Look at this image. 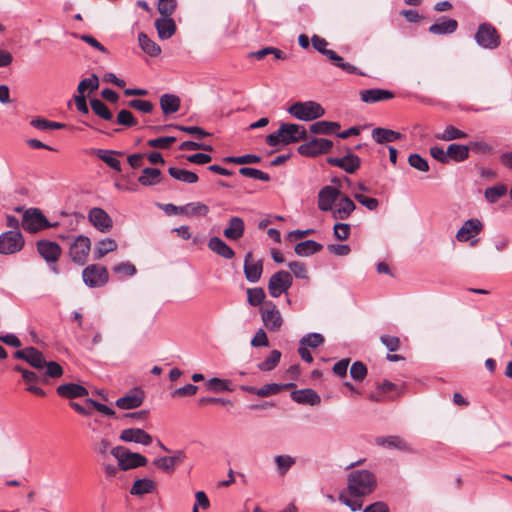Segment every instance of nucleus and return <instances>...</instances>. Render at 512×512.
I'll return each mask as SVG.
<instances>
[{"mask_svg": "<svg viewBox=\"0 0 512 512\" xmlns=\"http://www.w3.org/2000/svg\"><path fill=\"white\" fill-rule=\"evenodd\" d=\"M340 129L338 122L332 121H318L310 125V132L313 134L330 135Z\"/></svg>", "mask_w": 512, "mask_h": 512, "instance_id": "33", "label": "nucleus"}, {"mask_svg": "<svg viewBox=\"0 0 512 512\" xmlns=\"http://www.w3.org/2000/svg\"><path fill=\"white\" fill-rule=\"evenodd\" d=\"M155 28L159 38L166 40L174 35L176 24L171 17H162L155 21Z\"/></svg>", "mask_w": 512, "mask_h": 512, "instance_id": "29", "label": "nucleus"}, {"mask_svg": "<svg viewBox=\"0 0 512 512\" xmlns=\"http://www.w3.org/2000/svg\"><path fill=\"white\" fill-rule=\"evenodd\" d=\"M57 393L64 398H77L88 395V390L76 383H66L57 387Z\"/></svg>", "mask_w": 512, "mask_h": 512, "instance_id": "28", "label": "nucleus"}, {"mask_svg": "<svg viewBox=\"0 0 512 512\" xmlns=\"http://www.w3.org/2000/svg\"><path fill=\"white\" fill-rule=\"evenodd\" d=\"M374 442L377 446H381L387 449H395L402 452H412V448L408 442L397 435L379 436L375 438Z\"/></svg>", "mask_w": 512, "mask_h": 512, "instance_id": "19", "label": "nucleus"}, {"mask_svg": "<svg viewBox=\"0 0 512 512\" xmlns=\"http://www.w3.org/2000/svg\"><path fill=\"white\" fill-rule=\"evenodd\" d=\"M91 249V241L89 237L78 235L70 244L69 255L71 260L79 265H84L87 261Z\"/></svg>", "mask_w": 512, "mask_h": 512, "instance_id": "13", "label": "nucleus"}, {"mask_svg": "<svg viewBox=\"0 0 512 512\" xmlns=\"http://www.w3.org/2000/svg\"><path fill=\"white\" fill-rule=\"evenodd\" d=\"M332 183L336 185H326L318 192V209L322 212H329L337 200L342 196L340 188V180L338 178L332 179Z\"/></svg>", "mask_w": 512, "mask_h": 512, "instance_id": "7", "label": "nucleus"}, {"mask_svg": "<svg viewBox=\"0 0 512 512\" xmlns=\"http://www.w3.org/2000/svg\"><path fill=\"white\" fill-rule=\"evenodd\" d=\"M322 248V244L314 240H306L296 244L294 251L298 256L307 257L319 252Z\"/></svg>", "mask_w": 512, "mask_h": 512, "instance_id": "32", "label": "nucleus"}, {"mask_svg": "<svg viewBox=\"0 0 512 512\" xmlns=\"http://www.w3.org/2000/svg\"><path fill=\"white\" fill-rule=\"evenodd\" d=\"M119 439L123 442H134L148 446L152 443V436L140 428H127L121 431Z\"/></svg>", "mask_w": 512, "mask_h": 512, "instance_id": "20", "label": "nucleus"}, {"mask_svg": "<svg viewBox=\"0 0 512 512\" xmlns=\"http://www.w3.org/2000/svg\"><path fill=\"white\" fill-rule=\"evenodd\" d=\"M483 230V223L478 218L468 219L463 223L456 233V239L459 242L471 241L470 245L474 246L477 240L474 239Z\"/></svg>", "mask_w": 512, "mask_h": 512, "instance_id": "16", "label": "nucleus"}, {"mask_svg": "<svg viewBox=\"0 0 512 512\" xmlns=\"http://www.w3.org/2000/svg\"><path fill=\"white\" fill-rule=\"evenodd\" d=\"M245 223L242 218L233 216L228 221V226L224 229L223 235L228 240H239L243 237Z\"/></svg>", "mask_w": 512, "mask_h": 512, "instance_id": "25", "label": "nucleus"}, {"mask_svg": "<svg viewBox=\"0 0 512 512\" xmlns=\"http://www.w3.org/2000/svg\"><path fill=\"white\" fill-rule=\"evenodd\" d=\"M110 452L117 459L119 468L123 471L143 467L147 464L145 456L131 452L123 446H116Z\"/></svg>", "mask_w": 512, "mask_h": 512, "instance_id": "5", "label": "nucleus"}, {"mask_svg": "<svg viewBox=\"0 0 512 512\" xmlns=\"http://www.w3.org/2000/svg\"><path fill=\"white\" fill-rule=\"evenodd\" d=\"M507 187L502 184H496L492 187H488L485 190L484 196L489 203H496L501 197L506 195Z\"/></svg>", "mask_w": 512, "mask_h": 512, "instance_id": "46", "label": "nucleus"}, {"mask_svg": "<svg viewBox=\"0 0 512 512\" xmlns=\"http://www.w3.org/2000/svg\"><path fill=\"white\" fill-rule=\"evenodd\" d=\"M351 226L347 223H336L333 227V234L337 240H347L350 236Z\"/></svg>", "mask_w": 512, "mask_h": 512, "instance_id": "57", "label": "nucleus"}, {"mask_svg": "<svg viewBox=\"0 0 512 512\" xmlns=\"http://www.w3.org/2000/svg\"><path fill=\"white\" fill-rule=\"evenodd\" d=\"M280 359L281 352L278 350H272L269 356L257 365L258 369L261 371H271L278 365Z\"/></svg>", "mask_w": 512, "mask_h": 512, "instance_id": "48", "label": "nucleus"}, {"mask_svg": "<svg viewBox=\"0 0 512 512\" xmlns=\"http://www.w3.org/2000/svg\"><path fill=\"white\" fill-rule=\"evenodd\" d=\"M290 396L294 402L303 405L315 406L321 402V397L310 388L293 391Z\"/></svg>", "mask_w": 512, "mask_h": 512, "instance_id": "22", "label": "nucleus"}, {"mask_svg": "<svg viewBox=\"0 0 512 512\" xmlns=\"http://www.w3.org/2000/svg\"><path fill=\"white\" fill-rule=\"evenodd\" d=\"M89 222L100 232L108 233L113 227V220L102 208L93 207L88 212Z\"/></svg>", "mask_w": 512, "mask_h": 512, "instance_id": "17", "label": "nucleus"}, {"mask_svg": "<svg viewBox=\"0 0 512 512\" xmlns=\"http://www.w3.org/2000/svg\"><path fill=\"white\" fill-rule=\"evenodd\" d=\"M156 489V483L148 478L138 479L131 487L130 493L135 496H142L152 493Z\"/></svg>", "mask_w": 512, "mask_h": 512, "instance_id": "35", "label": "nucleus"}, {"mask_svg": "<svg viewBox=\"0 0 512 512\" xmlns=\"http://www.w3.org/2000/svg\"><path fill=\"white\" fill-rule=\"evenodd\" d=\"M333 147V142L325 138H313L298 147V152L303 156L315 157L328 153Z\"/></svg>", "mask_w": 512, "mask_h": 512, "instance_id": "15", "label": "nucleus"}, {"mask_svg": "<svg viewBox=\"0 0 512 512\" xmlns=\"http://www.w3.org/2000/svg\"><path fill=\"white\" fill-rule=\"evenodd\" d=\"M99 87V79L97 75L92 74L89 78H85L80 81L77 87V91L80 94H84L86 90H89L90 92L98 89Z\"/></svg>", "mask_w": 512, "mask_h": 512, "instance_id": "53", "label": "nucleus"}, {"mask_svg": "<svg viewBox=\"0 0 512 512\" xmlns=\"http://www.w3.org/2000/svg\"><path fill=\"white\" fill-rule=\"evenodd\" d=\"M376 487V475L370 470H354L348 475L347 492L352 497L363 498L373 493Z\"/></svg>", "mask_w": 512, "mask_h": 512, "instance_id": "1", "label": "nucleus"}, {"mask_svg": "<svg viewBox=\"0 0 512 512\" xmlns=\"http://www.w3.org/2000/svg\"><path fill=\"white\" fill-rule=\"evenodd\" d=\"M208 248L215 254L224 259H232L235 256L234 250L226 244L221 238L213 236L208 241Z\"/></svg>", "mask_w": 512, "mask_h": 512, "instance_id": "26", "label": "nucleus"}, {"mask_svg": "<svg viewBox=\"0 0 512 512\" xmlns=\"http://www.w3.org/2000/svg\"><path fill=\"white\" fill-rule=\"evenodd\" d=\"M113 272L121 276H133L136 274V267L130 262H121L116 264L113 268Z\"/></svg>", "mask_w": 512, "mask_h": 512, "instance_id": "61", "label": "nucleus"}, {"mask_svg": "<svg viewBox=\"0 0 512 512\" xmlns=\"http://www.w3.org/2000/svg\"><path fill=\"white\" fill-rule=\"evenodd\" d=\"M160 107L165 115L175 113L180 107V98L174 94H163L160 97Z\"/></svg>", "mask_w": 512, "mask_h": 512, "instance_id": "34", "label": "nucleus"}, {"mask_svg": "<svg viewBox=\"0 0 512 512\" xmlns=\"http://www.w3.org/2000/svg\"><path fill=\"white\" fill-rule=\"evenodd\" d=\"M458 28V22L452 18H442L429 27V32L435 35L452 34Z\"/></svg>", "mask_w": 512, "mask_h": 512, "instance_id": "30", "label": "nucleus"}, {"mask_svg": "<svg viewBox=\"0 0 512 512\" xmlns=\"http://www.w3.org/2000/svg\"><path fill=\"white\" fill-rule=\"evenodd\" d=\"M175 141H176V137L166 136V137L150 139V140H148L147 145L152 148L167 149Z\"/></svg>", "mask_w": 512, "mask_h": 512, "instance_id": "60", "label": "nucleus"}, {"mask_svg": "<svg viewBox=\"0 0 512 512\" xmlns=\"http://www.w3.org/2000/svg\"><path fill=\"white\" fill-rule=\"evenodd\" d=\"M162 181V173L157 168H144L138 177V182L142 186H154Z\"/></svg>", "mask_w": 512, "mask_h": 512, "instance_id": "31", "label": "nucleus"}, {"mask_svg": "<svg viewBox=\"0 0 512 512\" xmlns=\"http://www.w3.org/2000/svg\"><path fill=\"white\" fill-rule=\"evenodd\" d=\"M90 105H91V109L97 116L101 117L104 120L112 119V117H113L112 112L109 110L108 106L101 100L96 99V98L91 99Z\"/></svg>", "mask_w": 512, "mask_h": 512, "instance_id": "47", "label": "nucleus"}, {"mask_svg": "<svg viewBox=\"0 0 512 512\" xmlns=\"http://www.w3.org/2000/svg\"><path fill=\"white\" fill-rule=\"evenodd\" d=\"M183 210V215L187 217H205L210 211L206 204L199 201L187 203Z\"/></svg>", "mask_w": 512, "mask_h": 512, "instance_id": "40", "label": "nucleus"}, {"mask_svg": "<svg viewBox=\"0 0 512 512\" xmlns=\"http://www.w3.org/2000/svg\"><path fill=\"white\" fill-rule=\"evenodd\" d=\"M408 162L411 167L421 172H427L429 170V164L427 160L417 153L411 154L408 158Z\"/></svg>", "mask_w": 512, "mask_h": 512, "instance_id": "58", "label": "nucleus"}, {"mask_svg": "<svg viewBox=\"0 0 512 512\" xmlns=\"http://www.w3.org/2000/svg\"><path fill=\"white\" fill-rule=\"evenodd\" d=\"M436 139L442 141H452L457 139H464L468 137V134L453 125H448L444 131L440 134H436Z\"/></svg>", "mask_w": 512, "mask_h": 512, "instance_id": "43", "label": "nucleus"}, {"mask_svg": "<svg viewBox=\"0 0 512 512\" xmlns=\"http://www.w3.org/2000/svg\"><path fill=\"white\" fill-rule=\"evenodd\" d=\"M128 106L143 113H151L154 108V104L151 101L141 99L130 100Z\"/></svg>", "mask_w": 512, "mask_h": 512, "instance_id": "62", "label": "nucleus"}, {"mask_svg": "<svg viewBox=\"0 0 512 512\" xmlns=\"http://www.w3.org/2000/svg\"><path fill=\"white\" fill-rule=\"evenodd\" d=\"M263 264L261 260L253 261L252 253L248 252L244 259V274L247 281L256 283L261 278Z\"/></svg>", "mask_w": 512, "mask_h": 512, "instance_id": "21", "label": "nucleus"}, {"mask_svg": "<svg viewBox=\"0 0 512 512\" xmlns=\"http://www.w3.org/2000/svg\"><path fill=\"white\" fill-rule=\"evenodd\" d=\"M25 244L21 232L10 230L0 234V254L10 255L20 252Z\"/></svg>", "mask_w": 512, "mask_h": 512, "instance_id": "11", "label": "nucleus"}, {"mask_svg": "<svg viewBox=\"0 0 512 512\" xmlns=\"http://www.w3.org/2000/svg\"><path fill=\"white\" fill-rule=\"evenodd\" d=\"M117 247V242L112 238H104L100 240L94 248V259H102L109 252L117 250Z\"/></svg>", "mask_w": 512, "mask_h": 512, "instance_id": "36", "label": "nucleus"}, {"mask_svg": "<svg viewBox=\"0 0 512 512\" xmlns=\"http://www.w3.org/2000/svg\"><path fill=\"white\" fill-rule=\"evenodd\" d=\"M350 375L356 381H362L367 375V368L362 362H354L350 368Z\"/></svg>", "mask_w": 512, "mask_h": 512, "instance_id": "63", "label": "nucleus"}, {"mask_svg": "<svg viewBox=\"0 0 512 512\" xmlns=\"http://www.w3.org/2000/svg\"><path fill=\"white\" fill-rule=\"evenodd\" d=\"M447 155L450 160L463 162L469 157V146L462 144H450L447 147Z\"/></svg>", "mask_w": 512, "mask_h": 512, "instance_id": "39", "label": "nucleus"}, {"mask_svg": "<svg viewBox=\"0 0 512 512\" xmlns=\"http://www.w3.org/2000/svg\"><path fill=\"white\" fill-rule=\"evenodd\" d=\"M117 123L123 126L132 127L137 124V121L129 110L123 109L118 112Z\"/></svg>", "mask_w": 512, "mask_h": 512, "instance_id": "64", "label": "nucleus"}, {"mask_svg": "<svg viewBox=\"0 0 512 512\" xmlns=\"http://www.w3.org/2000/svg\"><path fill=\"white\" fill-rule=\"evenodd\" d=\"M231 382L226 379H220V378H211L207 382V386L209 389L213 390L214 392H221V391H228L231 392L233 389L230 387Z\"/></svg>", "mask_w": 512, "mask_h": 512, "instance_id": "54", "label": "nucleus"}, {"mask_svg": "<svg viewBox=\"0 0 512 512\" xmlns=\"http://www.w3.org/2000/svg\"><path fill=\"white\" fill-rule=\"evenodd\" d=\"M265 292L261 287L247 289V301L251 306H259L264 302Z\"/></svg>", "mask_w": 512, "mask_h": 512, "instance_id": "50", "label": "nucleus"}, {"mask_svg": "<svg viewBox=\"0 0 512 512\" xmlns=\"http://www.w3.org/2000/svg\"><path fill=\"white\" fill-rule=\"evenodd\" d=\"M394 97L393 93L385 89H366L360 91V98L366 103H375L379 101L389 100Z\"/></svg>", "mask_w": 512, "mask_h": 512, "instance_id": "27", "label": "nucleus"}, {"mask_svg": "<svg viewBox=\"0 0 512 512\" xmlns=\"http://www.w3.org/2000/svg\"><path fill=\"white\" fill-rule=\"evenodd\" d=\"M327 58L333 61L335 66L339 67L348 74H361L357 67L348 62H344L343 58L333 50L327 53Z\"/></svg>", "mask_w": 512, "mask_h": 512, "instance_id": "44", "label": "nucleus"}, {"mask_svg": "<svg viewBox=\"0 0 512 512\" xmlns=\"http://www.w3.org/2000/svg\"><path fill=\"white\" fill-rule=\"evenodd\" d=\"M402 135L399 132H395L385 128H375L372 130V138L377 143H390L400 139Z\"/></svg>", "mask_w": 512, "mask_h": 512, "instance_id": "37", "label": "nucleus"}, {"mask_svg": "<svg viewBox=\"0 0 512 512\" xmlns=\"http://www.w3.org/2000/svg\"><path fill=\"white\" fill-rule=\"evenodd\" d=\"M261 158L254 154H246L242 156H227L222 159L224 163H233V164H254L260 162Z\"/></svg>", "mask_w": 512, "mask_h": 512, "instance_id": "49", "label": "nucleus"}, {"mask_svg": "<svg viewBox=\"0 0 512 512\" xmlns=\"http://www.w3.org/2000/svg\"><path fill=\"white\" fill-rule=\"evenodd\" d=\"M353 197L358 203H360L370 211L376 210L379 206V201L376 198L367 197L362 193L354 192Z\"/></svg>", "mask_w": 512, "mask_h": 512, "instance_id": "56", "label": "nucleus"}, {"mask_svg": "<svg viewBox=\"0 0 512 512\" xmlns=\"http://www.w3.org/2000/svg\"><path fill=\"white\" fill-rule=\"evenodd\" d=\"M144 401V394L140 390H134L116 400V406L123 410L138 408Z\"/></svg>", "mask_w": 512, "mask_h": 512, "instance_id": "23", "label": "nucleus"}, {"mask_svg": "<svg viewBox=\"0 0 512 512\" xmlns=\"http://www.w3.org/2000/svg\"><path fill=\"white\" fill-rule=\"evenodd\" d=\"M288 112L298 120L313 121L325 114V109L315 101L295 102Z\"/></svg>", "mask_w": 512, "mask_h": 512, "instance_id": "4", "label": "nucleus"}, {"mask_svg": "<svg viewBox=\"0 0 512 512\" xmlns=\"http://www.w3.org/2000/svg\"><path fill=\"white\" fill-rule=\"evenodd\" d=\"M239 173L245 177L261 180L264 182H267L270 180V176L268 173L263 172L256 168L242 167L239 169Z\"/></svg>", "mask_w": 512, "mask_h": 512, "instance_id": "52", "label": "nucleus"}, {"mask_svg": "<svg viewBox=\"0 0 512 512\" xmlns=\"http://www.w3.org/2000/svg\"><path fill=\"white\" fill-rule=\"evenodd\" d=\"M138 42L141 49L148 55L156 57L161 53L160 46L152 41L145 33H139Z\"/></svg>", "mask_w": 512, "mask_h": 512, "instance_id": "41", "label": "nucleus"}, {"mask_svg": "<svg viewBox=\"0 0 512 512\" xmlns=\"http://www.w3.org/2000/svg\"><path fill=\"white\" fill-rule=\"evenodd\" d=\"M168 173L172 178L187 184H193L199 180L196 173L178 167H170Z\"/></svg>", "mask_w": 512, "mask_h": 512, "instance_id": "38", "label": "nucleus"}, {"mask_svg": "<svg viewBox=\"0 0 512 512\" xmlns=\"http://www.w3.org/2000/svg\"><path fill=\"white\" fill-rule=\"evenodd\" d=\"M361 499L352 497L348 493H340L339 495L340 502L349 507L353 512L359 511L362 508L363 502Z\"/></svg>", "mask_w": 512, "mask_h": 512, "instance_id": "55", "label": "nucleus"}, {"mask_svg": "<svg viewBox=\"0 0 512 512\" xmlns=\"http://www.w3.org/2000/svg\"><path fill=\"white\" fill-rule=\"evenodd\" d=\"M260 313L263 325L269 331L280 330L283 325V317L274 303L266 302Z\"/></svg>", "mask_w": 512, "mask_h": 512, "instance_id": "14", "label": "nucleus"}, {"mask_svg": "<svg viewBox=\"0 0 512 512\" xmlns=\"http://www.w3.org/2000/svg\"><path fill=\"white\" fill-rule=\"evenodd\" d=\"M324 343V337L320 333H308L300 339V345L307 348H317Z\"/></svg>", "mask_w": 512, "mask_h": 512, "instance_id": "51", "label": "nucleus"}, {"mask_svg": "<svg viewBox=\"0 0 512 512\" xmlns=\"http://www.w3.org/2000/svg\"><path fill=\"white\" fill-rule=\"evenodd\" d=\"M293 278L287 271H278L274 273L268 282V292L271 297L278 298L281 294L287 292L292 286Z\"/></svg>", "mask_w": 512, "mask_h": 512, "instance_id": "12", "label": "nucleus"}, {"mask_svg": "<svg viewBox=\"0 0 512 512\" xmlns=\"http://www.w3.org/2000/svg\"><path fill=\"white\" fill-rule=\"evenodd\" d=\"M82 278L85 285L90 288L102 287L108 282L109 273L105 266L91 264L82 271Z\"/></svg>", "mask_w": 512, "mask_h": 512, "instance_id": "9", "label": "nucleus"}, {"mask_svg": "<svg viewBox=\"0 0 512 512\" xmlns=\"http://www.w3.org/2000/svg\"><path fill=\"white\" fill-rule=\"evenodd\" d=\"M26 362L38 371H44L41 381L47 382V378H60L63 368L55 361H47L41 351L35 347H28Z\"/></svg>", "mask_w": 512, "mask_h": 512, "instance_id": "3", "label": "nucleus"}, {"mask_svg": "<svg viewBox=\"0 0 512 512\" xmlns=\"http://www.w3.org/2000/svg\"><path fill=\"white\" fill-rule=\"evenodd\" d=\"M355 209L354 202L348 196L342 194L329 212H331L333 219L343 221L348 219Z\"/></svg>", "mask_w": 512, "mask_h": 512, "instance_id": "18", "label": "nucleus"}, {"mask_svg": "<svg viewBox=\"0 0 512 512\" xmlns=\"http://www.w3.org/2000/svg\"><path fill=\"white\" fill-rule=\"evenodd\" d=\"M295 463L296 459L287 454L278 455L275 457L277 473L281 476H284Z\"/></svg>", "mask_w": 512, "mask_h": 512, "instance_id": "45", "label": "nucleus"}, {"mask_svg": "<svg viewBox=\"0 0 512 512\" xmlns=\"http://www.w3.org/2000/svg\"><path fill=\"white\" fill-rule=\"evenodd\" d=\"M474 38L476 43L484 49L492 50L500 45V35L489 23L480 24Z\"/></svg>", "mask_w": 512, "mask_h": 512, "instance_id": "10", "label": "nucleus"}, {"mask_svg": "<svg viewBox=\"0 0 512 512\" xmlns=\"http://www.w3.org/2000/svg\"><path fill=\"white\" fill-rule=\"evenodd\" d=\"M307 137V131L304 126L299 124L283 123L279 129L266 137V143L269 146L279 144L288 145L304 140Z\"/></svg>", "mask_w": 512, "mask_h": 512, "instance_id": "2", "label": "nucleus"}, {"mask_svg": "<svg viewBox=\"0 0 512 512\" xmlns=\"http://www.w3.org/2000/svg\"><path fill=\"white\" fill-rule=\"evenodd\" d=\"M94 153L97 155L98 158H100L110 168L114 169L117 172H121L120 161L113 156L116 153L115 151L96 149V150H94Z\"/></svg>", "mask_w": 512, "mask_h": 512, "instance_id": "42", "label": "nucleus"}, {"mask_svg": "<svg viewBox=\"0 0 512 512\" xmlns=\"http://www.w3.org/2000/svg\"><path fill=\"white\" fill-rule=\"evenodd\" d=\"M328 163L339 167L347 173H354L360 167V158L355 154H348L341 158H328Z\"/></svg>", "mask_w": 512, "mask_h": 512, "instance_id": "24", "label": "nucleus"}, {"mask_svg": "<svg viewBox=\"0 0 512 512\" xmlns=\"http://www.w3.org/2000/svg\"><path fill=\"white\" fill-rule=\"evenodd\" d=\"M51 226L45 215L38 208L27 209L23 214L22 228L29 233H36Z\"/></svg>", "mask_w": 512, "mask_h": 512, "instance_id": "8", "label": "nucleus"}, {"mask_svg": "<svg viewBox=\"0 0 512 512\" xmlns=\"http://www.w3.org/2000/svg\"><path fill=\"white\" fill-rule=\"evenodd\" d=\"M177 6L176 0H159L158 11L163 17H171Z\"/></svg>", "mask_w": 512, "mask_h": 512, "instance_id": "59", "label": "nucleus"}, {"mask_svg": "<svg viewBox=\"0 0 512 512\" xmlns=\"http://www.w3.org/2000/svg\"><path fill=\"white\" fill-rule=\"evenodd\" d=\"M36 246L38 253L47 262L50 270L54 274H59L57 262L62 252L59 244L53 241L39 240L37 241Z\"/></svg>", "mask_w": 512, "mask_h": 512, "instance_id": "6", "label": "nucleus"}]
</instances>
